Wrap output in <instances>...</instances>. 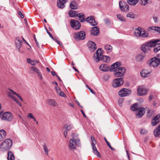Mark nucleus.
I'll list each match as a JSON object with an SVG mask.
<instances>
[{"mask_svg": "<svg viewBox=\"0 0 160 160\" xmlns=\"http://www.w3.org/2000/svg\"><path fill=\"white\" fill-rule=\"evenodd\" d=\"M160 42V40L152 39L148 42L143 44L141 47V50L145 53H149L150 52L151 48L155 45V43Z\"/></svg>", "mask_w": 160, "mask_h": 160, "instance_id": "obj_1", "label": "nucleus"}, {"mask_svg": "<svg viewBox=\"0 0 160 160\" xmlns=\"http://www.w3.org/2000/svg\"><path fill=\"white\" fill-rule=\"evenodd\" d=\"M7 94L8 97L9 98L15 101L20 106H22V104L16 97V96H17L21 101H22L23 99L20 96L10 88L8 89Z\"/></svg>", "mask_w": 160, "mask_h": 160, "instance_id": "obj_2", "label": "nucleus"}, {"mask_svg": "<svg viewBox=\"0 0 160 160\" xmlns=\"http://www.w3.org/2000/svg\"><path fill=\"white\" fill-rule=\"evenodd\" d=\"M12 144V142L11 139H7L1 144L0 149L3 152L8 151L11 148Z\"/></svg>", "mask_w": 160, "mask_h": 160, "instance_id": "obj_3", "label": "nucleus"}, {"mask_svg": "<svg viewBox=\"0 0 160 160\" xmlns=\"http://www.w3.org/2000/svg\"><path fill=\"white\" fill-rule=\"evenodd\" d=\"M134 36L137 38H145L148 37V34L144 32H142L141 30V28L138 27L137 28L135 29Z\"/></svg>", "mask_w": 160, "mask_h": 160, "instance_id": "obj_4", "label": "nucleus"}, {"mask_svg": "<svg viewBox=\"0 0 160 160\" xmlns=\"http://www.w3.org/2000/svg\"><path fill=\"white\" fill-rule=\"evenodd\" d=\"M160 63V59L156 57L150 59L148 62V65L150 67L156 68Z\"/></svg>", "mask_w": 160, "mask_h": 160, "instance_id": "obj_5", "label": "nucleus"}, {"mask_svg": "<svg viewBox=\"0 0 160 160\" xmlns=\"http://www.w3.org/2000/svg\"><path fill=\"white\" fill-rule=\"evenodd\" d=\"M91 138L92 141L91 145L92 147L93 152L97 157L100 158L101 157V155L95 146V144L96 143V141L94 137L92 136H91Z\"/></svg>", "mask_w": 160, "mask_h": 160, "instance_id": "obj_6", "label": "nucleus"}, {"mask_svg": "<svg viewBox=\"0 0 160 160\" xmlns=\"http://www.w3.org/2000/svg\"><path fill=\"white\" fill-rule=\"evenodd\" d=\"M137 94L139 96H143L148 93V89L143 85L139 86L137 89Z\"/></svg>", "mask_w": 160, "mask_h": 160, "instance_id": "obj_7", "label": "nucleus"}, {"mask_svg": "<svg viewBox=\"0 0 160 160\" xmlns=\"http://www.w3.org/2000/svg\"><path fill=\"white\" fill-rule=\"evenodd\" d=\"M75 141L72 139H70L69 140L68 147L70 150L72 151H74L76 149L77 147L79 146V143Z\"/></svg>", "mask_w": 160, "mask_h": 160, "instance_id": "obj_8", "label": "nucleus"}, {"mask_svg": "<svg viewBox=\"0 0 160 160\" xmlns=\"http://www.w3.org/2000/svg\"><path fill=\"white\" fill-rule=\"evenodd\" d=\"M125 72V69L124 68L120 67L118 68H117L116 70L114 71L113 73L116 77H120L123 75Z\"/></svg>", "mask_w": 160, "mask_h": 160, "instance_id": "obj_9", "label": "nucleus"}, {"mask_svg": "<svg viewBox=\"0 0 160 160\" xmlns=\"http://www.w3.org/2000/svg\"><path fill=\"white\" fill-rule=\"evenodd\" d=\"M102 57L103 54L101 52V49L98 48L93 55L94 59L97 62H98L102 60Z\"/></svg>", "mask_w": 160, "mask_h": 160, "instance_id": "obj_10", "label": "nucleus"}, {"mask_svg": "<svg viewBox=\"0 0 160 160\" xmlns=\"http://www.w3.org/2000/svg\"><path fill=\"white\" fill-rule=\"evenodd\" d=\"M123 83V80L122 78H118L114 79L112 82V86L116 88L122 85Z\"/></svg>", "mask_w": 160, "mask_h": 160, "instance_id": "obj_11", "label": "nucleus"}, {"mask_svg": "<svg viewBox=\"0 0 160 160\" xmlns=\"http://www.w3.org/2000/svg\"><path fill=\"white\" fill-rule=\"evenodd\" d=\"M12 118V115L9 112H6L4 113L1 117V119L4 121H11Z\"/></svg>", "mask_w": 160, "mask_h": 160, "instance_id": "obj_12", "label": "nucleus"}, {"mask_svg": "<svg viewBox=\"0 0 160 160\" xmlns=\"http://www.w3.org/2000/svg\"><path fill=\"white\" fill-rule=\"evenodd\" d=\"M131 91L127 89L122 88L118 92V95L120 97H124L129 95L131 94Z\"/></svg>", "mask_w": 160, "mask_h": 160, "instance_id": "obj_13", "label": "nucleus"}, {"mask_svg": "<svg viewBox=\"0 0 160 160\" xmlns=\"http://www.w3.org/2000/svg\"><path fill=\"white\" fill-rule=\"evenodd\" d=\"M71 27L74 29L77 30L80 28V24L77 20H71L70 22Z\"/></svg>", "mask_w": 160, "mask_h": 160, "instance_id": "obj_14", "label": "nucleus"}, {"mask_svg": "<svg viewBox=\"0 0 160 160\" xmlns=\"http://www.w3.org/2000/svg\"><path fill=\"white\" fill-rule=\"evenodd\" d=\"M30 69L33 73L36 74L41 80L42 79V76L38 68L36 67H32L30 68Z\"/></svg>", "mask_w": 160, "mask_h": 160, "instance_id": "obj_15", "label": "nucleus"}, {"mask_svg": "<svg viewBox=\"0 0 160 160\" xmlns=\"http://www.w3.org/2000/svg\"><path fill=\"white\" fill-rule=\"evenodd\" d=\"M87 44L89 51L91 52H93L97 49L96 44L93 42L89 41Z\"/></svg>", "mask_w": 160, "mask_h": 160, "instance_id": "obj_16", "label": "nucleus"}, {"mask_svg": "<svg viewBox=\"0 0 160 160\" xmlns=\"http://www.w3.org/2000/svg\"><path fill=\"white\" fill-rule=\"evenodd\" d=\"M119 6L122 11L127 12L129 10V6L128 5L120 1L119 2Z\"/></svg>", "mask_w": 160, "mask_h": 160, "instance_id": "obj_17", "label": "nucleus"}, {"mask_svg": "<svg viewBox=\"0 0 160 160\" xmlns=\"http://www.w3.org/2000/svg\"><path fill=\"white\" fill-rule=\"evenodd\" d=\"M86 21L89 22L92 26H96L98 24V22L95 20L93 16L87 17L86 19Z\"/></svg>", "mask_w": 160, "mask_h": 160, "instance_id": "obj_18", "label": "nucleus"}, {"mask_svg": "<svg viewBox=\"0 0 160 160\" xmlns=\"http://www.w3.org/2000/svg\"><path fill=\"white\" fill-rule=\"evenodd\" d=\"M138 113L136 116L137 118H140L143 115L145 112V109L143 108H140L138 109Z\"/></svg>", "mask_w": 160, "mask_h": 160, "instance_id": "obj_19", "label": "nucleus"}, {"mask_svg": "<svg viewBox=\"0 0 160 160\" xmlns=\"http://www.w3.org/2000/svg\"><path fill=\"white\" fill-rule=\"evenodd\" d=\"M121 65V63L119 62H117L114 63L112 64L110 68H109V70L111 71H113L114 72L115 70H116L117 68H118Z\"/></svg>", "mask_w": 160, "mask_h": 160, "instance_id": "obj_20", "label": "nucleus"}, {"mask_svg": "<svg viewBox=\"0 0 160 160\" xmlns=\"http://www.w3.org/2000/svg\"><path fill=\"white\" fill-rule=\"evenodd\" d=\"M160 120V114H158L154 117L152 121V125L155 126L157 124Z\"/></svg>", "mask_w": 160, "mask_h": 160, "instance_id": "obj_21", "label": "nucleus"}, {"mask_svg": "<svg viewBox=\"0 0 160 160\" xmlns=\"http://www.w3.org/2000/svg\"><path fill=\"white\" fill-rule=\"evenodd\" d=\"M67 2L66 0H58L57 1V6L59 8H63L65 7V4Z\"/></svg>", "mask_w": 160, "mask_h": 160, "instance_id": "obj_22", "label": "nucleus"}, {"mask_svg": "<svg viewBox=\"0 0 160 160\" xmlns=\"http://www.w3.org/2000/svg\"><path fill=\"white\" fill-rule=\"evenodd\" d=\"M91 34L93 36H97L99 33V29L97 27L92 28L91 31Z\"/></svg>", "mask_w": 160, "mask_h": 160, "instance_id": "obj_23", "label": "nucleus"}, {"mask_svg": "<svg viewBox=\"0 0 160 160\" xmlns=\"http://www.w3.org/2000/svg\"><path fill=\"white\" fill-rule=\"evenodd\" d=\"M15 43L17 48L18 49H19L22 43V41L21 40V38H20L19 37L16 38Z\"/></svg>", "mask_w": 160, "mask_h": 160, "instance_id": "obj_24", "label": "nucleus"}, {"mask_svg": "<svg viewBox=\"0 0 160 160\" xmlns=\"http://www.w3.org/2000/svg\"><path fill=\"white\" fill-rule=\"evenodd\" d=\"M47 102L48 105L53 107L57 106L58 104V103L53 99H49L47 100Z\"/></svg>", "mask_w": 160, "mask_h": 160, "instance_id": "obj_25", "label": "nucleus"}, {"mask_svg": "<svg viewBox=\"0 0 160 160\" xmlns=\"http://www.w3.org/2000/svg\"><path fill=\"white\" fill-rule=\"evenodd\" d=\"M100 69L103 72H108L109 70V67L106 64H102L99 66Z\"/></svg>", "mask_w": 160, "mask_h": 160, "instance_id": "obj_26", "label": "nucleus"}, {"mask_svg": "<svg viewBox=\"0 0 160 160\" xmlns=\"http://www.w3.org/2000/svg\"><path fill=\"white\" fill-rule=\"evenodd\" d=\"M72 138L71 139H72L73 140L75 141H77V142L79 143L80 142L79 135L78 134L76 133H72L71 135Z\"/></svg>", "mask_w": 160, "mask_h": 160, "instance_id": "obj_27", "label": "nucleus"}, {"mask_svg": "<svg viewBox=\"0 0 160 160\" xmlns=\"http://www.w3.org/2000/svg\"><path fill=\"white\" fill-rule=\"evenodd\" d=\"M68 14L69 16L70 17H73L76 16L78 17V18L80 19V14L79 13L77 14L76 11L72 10H70Z\"/></svg>", "mask_w": 160, "mask_h": 160, "instance_id": "obj_28", "label": "nucleus"}, {"mask_svg": "<svg viewBox=\"0 0 160 160\" xmlns=\"http://www.w3.org/2000/svg\"><path fill=\"white\" fill-rule=\"evenodd\" d=\"M104 48L107 53H110L112 51V46L108 44L105 45Z\"/></svg>", "mask_w": 160, "mask_h": 160, "instance_id": "obj_29", "label": "nucleus"}, {"mask_svg": "<svg viewBox=\"0 0 160 160\" xmlns=\"http://www.w3.org/2000/svg\"><path fill=\"white\" fill-rule=\"evenodd\" d=\"M55 89L56 90L57 93L61 96L64 97L66 95L64 93L62 92H61L59 88L57 86L55 87Z\"/></svg>", "mask_w": 160, "mask_h": 160, "instance_id": "obj_30", "label": "nucleus"}, {"mask_svg": "<svg viewBox=\"0 0 160 160\" xmlns=\"http://www.w3.org/2000/svg\"><path fill=\"white\" fill-rule=\"evenodd\" d=\"M150 73V72L147 70H142L140 73L141 76L142 77L144 78L147 77L148 76L149 74Z\"/></svg>", "mask_w": 160, "mask_h": 160, "instance_id": "obj_31", "label": "nucleus"}, {"mask_svg": "<svg viewBox=\"0 0 160 160\" xmlns=\"http://www.w3.org/2000/svg\"><path fill=\"white\" fill-rule=\"evenodd\" d=\"M145 57V55H144L140 54L137 55L136 57L135 58L137 61L138 62H141L143 60Z\"/></svg>", "mask_w": 160, "mask_h": 160, "instance_id": "obj_32", "label": "nucleus"}, {"mask_svg": "<svg viewBox=\"0 0 160 160\" xmlns=\"http://www.w3.org/2000/svg\"><path fill=\"white\" fill-rule=\"evenodd\" d=\"M6 135L5 131L4 130H0V141L5 138Z\"/></svg>", "mask_w": 160, "mask_h": 160, "instance_id": "obj_33", "label": "nucleus"}, {"mask_svg": "<svg viewBox=\"0 0 160 160\" xmlns=\"http://www.w3.org/2000/svg\"><path fill=\"white\" fill-rule=\"evenodd\" d=\"M154 134L156 137H158L160 134V125L154 131Z\"/></svg>", "mask_w": 160, "mask_h": 160, "instance_id": "obj_34", "label": "nucleus"}, {"mask_svg": "<svg viewBox=\"0 0 160 160\" xmlns=\"http://www.w3.org/2000/svg\"><path fill=\"white\" fill-rule=\"evenodd\" d=\"M138 2V0H127V3L132 6L135 5Z\"/></svg>", "mask_w": 160, "mask_h": 160, "instance_id": "obj_35", "label": "nucleus"}, {"mask_svg": "<svg viewBox=\"0 0 160 160\" xmlns=\"http://www.w3.org/2000/svg\"><path fill=\"white\" fill-rule=\"evenodd\" d=\"M70 8L72 9H76L77 8V5L75 1H72L70 2Z\"/></svg>", "mask_w": 160, "mask_h": 160, "instance_id": "obj_36", "label": "nucleus"}, {"mask_svg": "<svg viewBox=\"0 0 160 160\" xmlns=\"http://www.w3.org/2000/svg\"><path fill=\"white\" fill-rule=\"evenodd\" d=\"M7 159L8 160H14V157L13 154L11 152L9 151L8 152Z\"/></svg>", "mask_w": 160, "mask_h": 160, "instance_id": "obj_37", "label": "nucleus"}, {"mask_svg": "<svg viewBox=\"0 0 160 160\" xmlns=\"http://www.w3.org/2000/svg\"><path fill=\"white\" fill-rule=\"evenodd\" d=\"M103 62L108 63L111 60V58L108 56H103L102 58V60Z\"/></svg>", "mask_w": 160, "mask_h": 160, "instance_id": "obj_38", "label": "nucleus"}, {"mask_svg": "<svg viewBox=\"0 0 160 160\" xmlns=\"http://www.w3.org/2000/svg\"><path fill=\"white\" fill-rule=\"evenodd\" d=\"M153 30L160 33V27H150L148 28V30Z\"/></svg>", "mask_w": 160, "mask_h": 160, "instance_id": "obj_39", "label": "nucleus"}, {"mask_svg": "<svg viewBox=\"0 0 160 160\" xmlns=\"http://www.w3.org/2000/svg\"><path fill=\"white\" fill-rule=\"evenodd\" d=\"M154 47H155L154 48V51L155 52H157L160 50V43H155V45Z\"/></svg>", "mask_w": 160, "mask_h": 160, "instance_id": "obj_40", "label": "nucleus"}, {"mask_svg": "<svg viewBox=\"0 0 160 160\" xmlns=\"http://www.w3.org/2000/svg\"><path fill=\"white\" fill-rule=\"evenodd\" d=\"M139 108L138 107V105L137 103H135L133 104L132 106H131V109L132 110L134 111H138V109Z\"/></svg>", "mask_w": 160, "mask_h": 160, "instance_id": "obj_41", "label": "nucleus"}, {"mask_svg": "<svg viewBox=\"0 0 160 160\" xmlns=\"http://www.w3.org/2000/svg\"><path fill=\"white\" fill-rule=\"evenodd\" d=\"M73 128V126L72 125L69 124H66L64 126L63 128L64 129H66L69 131L72 129Z\"/></svg>", "mask_w": 160, "mask_h": 160, "instance_id": "obj_42", "label": "nucleus"}, {"mask_svg": "<svg viewBox=\"0 0 160 160\" xmlns=\"http://www.w3.org/2000/svg\"><path fill=\"white\" fill-rule=\"evenodd\" d=\"M116 16L117 18L121 21L123 22L126 21V20L125 18L122 15L119 14H117Z\"/></svg>", "mask_w": 160, "mask_h": 160, "instance_id": "obj_43", "label": "nucleus"}, {"mask_svg": "<svg viewBox=\"0 0 160 160\" xmlns=\"http://www.w3.org/2000/svg\"><path fill=\"white\" fill-rule=\"evenodd\" d=\"M43 148L46 154L48 155L49 150L46 145L44 144L43 145Z\"/></svg>", "mask_w": 160, "mask_h": 160, "instance_id": "obj_44", "label": "nucleus"}, {"mask_svg": "<svg viewBox=\"0 0 160 160\" xmlns=\"http://www.w3.org/2000/svg\"><path fill=\"white\" fill-rule=\"evenodd\" d=\"M86 37V33L83 31H81V40H84Z\"/></svg>", "mask_w": 160, "mask_h": 160, "instance_id": "obj_45", "label": "nucleus"}, {"mask_svg": "<svg viewBox=\"0 0 160 160\" xmlns=\"http://www.w3.org/2000/svg\"><path fill=\"white\" fill-rule=\"evenodd\" d=\"M127 17L132 18H134L135 17V15L132 12H129L127 15Z\"/></svg>", "mask_w": 160, "mask_h": 160, "instance_id": "obj_46", "label": "nucleus"}, {"mask_svg": "<svg viewBox=\"0 0 160 160\" xmlns=\"http://www.w3.org/2000/svg\"><path fill=\"white\" fill-rule=\"evenodd\" d=\"M74 38L77 40H80V32L75 34Z\"/></svg>", "mask_w": 160, "mask_h": 160, "instance_id": "obj_47", "label": "nucleus"}, {"mask_svg": "<svg viewBox=\"0 0 160 160\" xmlns=\"http://www.w3.org/2000/svg\"><path fill=\"white\" fill-rule=\"evenodd\" d=\"M27 117L29 118H32L33 120H35V118L33 116V114L31 113H28Z\"/></svg>", "mask_w": 160, "mask_h": 160, "instance_id": "obj_48", "label": "nucleus"}, {"mask_svg": "<svg viewBox=\"0 0 160 160\" xmlns=\"http://www.w3.org/2000/svg\"><path fill=\"white\" fill-rule=\"evenodd\" d=\"M104 21L105 23L107 25H109L110 24V22L108 19H105L104 20Z\"/></svg>", "mask_w": 160, "mask_h": 160, "instance_id": "obj_49", "label": "nucleus"}, {"mask_svg": "<svg viewBox=\"0 0 160 160\" xmlns=\"http://www.w3.org/2000/svg\"><path fill=\"white\" fill-rule=\"evenodd\" d=\"M85 17L83 14L81 15V22H83L85 21Z\"/></svg>", "mask_w": 160, "mask_h": 160, "instance_id": "obj_50", "label": "nucleus"}, {"mask_svg": "<svg viewBox=\"0 0 160 160\" xmlns=\"http://www.w3.org/2000/svg\"><path fill=\"white\" fill-rule=\"evenodd\" d=\"M105 140L107 143V144L108 146L112 149V150H114V149L111 147L110 144V143L105 138Z\"/></svg>", "mask_w": 160, "mask_h": 160, "instance_id": "obj_51", "label": "nucleus"}, {"mask_svg": "<svg viewBox=\"0 0 160 160\" xmlns=\"http://www.w3.org/2000/svg\"><path fill=\"white\" fill-rule=\"evenodd\" d=\"M39 62L37 60H35L33 61V60L32 62V63H31V64L32 65H34L38 63Z\"/></svg>", "mask_w": 160, "mask_h": 160, "instance_id": "obj_52", "label": "nucleus"}, {"mask_svg": "<svg viewBox=\"0 0 160 160\" xmlns=\"http://www.w3.org/2000/svg\"><path fill=\"white\" fill-rule=\"evenodd\" d=\"M140 132L141 134H143L146 133L147 131L145 129H142Z\"/></svg>", "mask_w": 160, "mask_h": 160, "instance_id": "obj_53", "label": "nucleus"}, {"mask_svg": "<svg viewBox=\"0 0 160 160\" xmlns=\"http://www.w3.org/2000/svg\"><path fill=\"white\" fill-rule=\"evenodd\" d=\"M86 87L89 89V90L93 94H95V92H94V91L91 88H90L88 86V85H86Z\"/></svg>", "mask_w": 160, "mask_h": 160, "instance_id": "obj_54", "label": "nucleus"}, {"mask_svg": "<svg viewBox=\"0 0 160 160\" xmlns=\"http://www.w3.org/2000/svg\"><path fill=\"white\" fill-rule=\"evenodd\" d=\"M63 134L64 137L65 138H67V130H65L63 132Z\"/></svg>", "mask_w": 160, "mask_h": 160, "instance_id": "obj_55", "label": "nucleus"}, {"mask_svg": "<svg viewBox=\"0 0 160 160\" xmlns=\"http://www.w3.org/2000/svg\"><path fill=\"white\" fill-rule=\"evenodd\" d=\"M47 33H48V34H49V36H50V37L53 40H54V38L53 37L52 35V34L48 31H47Z\"/></svg>", "mask_w": 160, "mask_h": 160, "instance_id": "obj_56", "label": "nucleus"}, {"mask_svg": "<svg viewBox=\"0 0 160 160\" xmlns=\"http://www.w3.org/2000/svg\"><path fill=\"white\" fill-rule=\"evenodd\" d=\"M33 60H32L30 59V58H28L27 59V62L28 63H29V64H31V63H32V61Z\"/></svg>", "mask_w": 160, "mask_h": 160, "instance_id": "obj_57", "label": "nucleus"}, {"mask_svg": "<svg viewBox=\"0 0 160 160\" xmlns=\"http://www.w3.org/2000/svg\"><path fill=\"white\" fill-rule=\"evenodd\" d=\"M19 15H20V17H21L22 18H23V17H24L23 15L22 14V12H21L20 11H19Z\"/></svg>", "mask_w": 160, "mask_h": 160, "instance_id": "obj_58", "label": "nucleus"}, {"mask_svg": "<svg viewBox=\"0 0 160 160\" xmlns=\"http://www.w3.org/2000/svg\"><path fill=\"white\" fill-rule=\"evenodd\" d=\"M81 112H82V114H83V116L85 118H86V116L85 115V114L84 113V112L82 110H81Z\"/></svg>", "mask_w": 160, "mask_h": 160, "instance_id": "obj_59", "label": "nucleus"}, {"mask_svg": "<svg viewBox=\"0 0 160 160\" xmlns=\"http://www.w3.org/2000/svg\"><path fill=\"white\" fill-rule=\"evenodd\" d=\"M153 98V96H152V95H150V96L149 97V100H151L152 99V98Z\"/></svg>", "mask_w": 160, "mask_h": 160, "instance_id": "obj_60", "label": "nucleus"}, {"mask_svg": "<svg viewBox=\"0 0 160 160\" xmlns=\"http://www.w3.org/2000/svg\"><path fill=\"white\" fill-rule=\"evenodd\" d=\"M74 101L76 102L77 103L78 105H80V104L79 102L76 99H75V98Z\"/></svg>", "mask_w": 160, "mask_h": 160, "instance_id": "obj_61", "label": "nucleus"}, {"mask_svg": "<svg viewBox=\"0 0 160 160\" xmlns=\"http://www.w3.org/2000/svg\"><path fill=\"white\" fill-rule=\"evenodd\" d=\"M126 152H127V156H128V158L129 159V160H130V157H129V154H128V151H126Z\"/></svg>", "mask_w": 160, "mask_h": 160, "instance_id": "obj_62", "label": "nucleus"}, {"mask_svg": "<svg viewBox=\"0 0 160 160\" xmlns=\"http://www.w3.org/2000/svg\"><path fill=\"white\" fill-rule=\"evenodd\" d=\"M68 105H69L70 106L72 107H74V105L73 104H72L71 103H69L68 104Z\"/></svg>", "mask_w": 160, "mask_h": 160, "instance_id": "obj_63", "label": "nucleus"}, {"mask_svg": "<svg viewBox=\"0 0 160 160\" xmlns=\"http://www.w3.org/2000/svg\"><path fill=\"white\" fill-rule=\"evenodd\" d=\"M52 73V75H53V76H55V75H56V73H55V72H51Z\"/></svg>", "mask_w": 160, "mask_h": 160, "instance_id": "obj_64", "label": "nucleus"}]
</instances>
